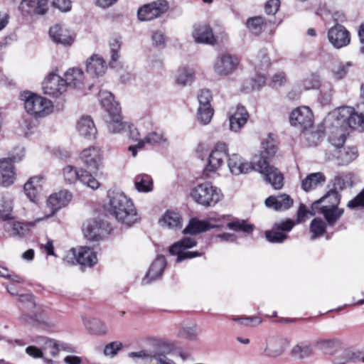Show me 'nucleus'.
<instances>
[{"mask_svg":"<svg viewBox=\"0 0 364 364\" xmlns=\"http://www.w3.org/2000/svg\"><path fill=\"white\" fill-rule=\"evenodd\" d=\"M262 147L260 159L257 164V169L267 182L274 189L279 190L284 186V177L277 168L269 164V161L277 152V147L270 134L262 141Z\"/></svg>","mask_w":364,"mask_h":364,"instance_id":"nucleus-1","label":"nucleus"},{"mask_svg":"<svg viewBox=\"0 0 364 364\" xmlns=\"http://www.w3.org/2000/svg\"><path fill=\"white\" fill-rule=\"evenodd\" d=\"M107 210L117 220L131 225L137 220V213L131 199L122 192L109 190Z\"/></svg>","mask_w":364,"mask_h":364,"instance_id":"nucleus-2","label":"nucleus"},{"mask_svg":"<svg viewBox=\"0 0 364 364\" xmlns=\"http://www.w3.org/2000/svg\"><path fill=\"white\" fill-rule=\"evenodd\" d=\"M101 105L107 112L105 121L109 131L112 133H120L127 127V124L122 121L121 107L114 101L112 94L107 91H100Z\"/></svg>","mask_w":364,"mask_h":364,"instance_id":"nucleus-3","label":"nucleus"},{"mask_svg":"<svg viewBox=\"0 0 364 364\" xmlns=\"http://www.w3.org/2000/svg\"><path fill=\"white\" fill-rule=\"evenodd\" d=\"M21 98L24 101V107L27 112L34 117H45L53 110L52 102L50 100L31 92H23L21 94Z\"/></svg>","mask_w":364,"mask_h":364,"instance_id":"nucleus-4","label":"nucleus"},{"mask_svg":"<svg viewBox=\"0 0 364 364\" xmlns=\"http://www.w3.org/2000/svg\"><path fill=\"white\" fill-rule=\"evenodd\" d=\"M191 196L198 204L205 207L215 205L222 198V194L210 183L198 184L192 188Z\"/></svg>","mask_w":364,"mask_h":364,"instance_id":"nucleus-5","label":"nucleus"},{"mask_svg":"<svg viewBox=\"0 0 364 364\" xmlns=\"http://www.w3.org/2000/svg\"><path fill=\"white\" fill-rule=\"evenodd\" d=\"M196 245L197 242L195 238L186 237L172 245L169 248V252L171 255H176V262H181L186 259H191L202 255L198 251H186Z\"/></svg>","mask_w":364,"mask_h":364,"instance_id":"nucleus-6","label":"nucleus"},{"mask_svg":"<svg viewBox=\"0 0 364 364\" xmlns=\"http://www.w3.org/2000/svg\"><path fill=\"white\" fill-rule=\"evenodd\" d=\"M239 63L240 60L236 55L222 53L217 57L213 68L218 75L228 76L235 72Z\"/></svg>","mask_w":364,"mask_h":364,"instance_id":"nucleus-7","label":"nucleus"},{"mask_svg":"<svg viewBox=\"0 0 364 364\" xmlns=\"http://www.w3.org/2000/svg\"><path fill=\"white\" fill-rule=\"evenodd\" d=\"M228 156L227 145L222 142L217 143L209 154L208 163L204 169V173L208 176L210 173L217 171Z\"/></svg>","mask_w":364,"mask_h":364,"instance_id":"nucleus-8","label":"nucleus"},{"mask_svg":"<svg viewBox=\"0 0 364 364\" xmlns=\"http://www.w3.org/2000/svg\"><path fill=\"white\" fill-rule=\"evenodd\" d=\"M168 9V4L166 0H158L146 4L138 11V18L141 21H151L160 16Z\"/></svg>","mask_w":364,"mask_h":364,"instance_id":"nucleus-9","label":"nucleus"},{"mask_svg":"<svg viewBox=\"0 0 364 364\" xmlns=\"http://www.w3.org/2000/svg\"><path fill=\"white\" fill-rule=\"evenodd\" d=\"M290 343L287 338L272 336L267 338L265 341V346L263 350V355L277 358L281 356Z\"/></svg>","mask_w":364,"mask_h":364,"instance_id":"nucleus-10","label":"nucleus"},{"mask_svg":"<svg viewBox=\"0 0 364 364\" xmlns=\"http://www.w3.org/2000/svg\"><path fill=\"white\" fill-rule=\"evenodd\" d=\"M44 94L58 97L66 91V85L63 77L55 73H49L42 84Z\"/></svg>","mask_w":364,"mask_h":364,"instance_id":"nucleus-11","label":"nucleus"},{"mask_svg":"<svg viewBox=\"0 0 364 364\" xmlns=\"http://www.w3.org/2000/svg\"><path fill=\"white\" fill-rule=\"evenodd\" d=\"M314 116L309 107H300L294 109L289 117V122L292 126L301 129H306L313 125Z\"/></svg>","mask_w":364,"mask_h":364,"instance_id":"nucleus-12","label":"nucleus"},{"mask_svg":"<svg viewBox=\"0 0 364 364\" xmlns=\"http://www.w3.org/2000/svg\"><path fill=\"white\" fill-rule=\"evenodd\" d=\"M220 218H210L208 220L191 218L187 227L183 230L184 234L196 235L222 225Z\"/></svg>","mask_w":364,"mask_h":364,"instance_id":"nucleus-13","label":"nucleus"},{"mask_svg":"<svg viewBox=\"0 0 364 364\" xmlns=\"http://www.w3.org/2000/svg\"><path fill=\"white\" fill-rule=\"evenodd\" d=\"M70 255L75 259L76 263L84 267H91L97 262L95 252L87 247H80L77 250H71L68 254L66 259L69 258Z\"/></svg>","mask_w":364,"mask_h":364,"instance_id":"nucleus-14","label":"nucleus"},{"mask_svg":"<svg viewBox=\"0 0 364 364\" xmlns=\"http://www.w3.org/2000/svg\"><path fill=\"white\" fill-rule=\"evenodd\" d=\"M328 38L330 43L336 48L345 47L350 42L349 31L340 24H336L329 29Z\"/></svg>","mask_w":364,"mask_h":364,"instance_id":"nucleus-15","label":"nucleus"},{"mask_svg":"<svg viewBox=\"0 0 364 364\" xmlns=\"http://www.w3.org/2000/svg\"><path fill=\"white\" fill-rule=\"evenodd\" d=\"M107 225L102 220H92L83 225L82 231L89 240H99L107 233Z\"/></svg>","mask_w":364,"mask_h":364,"instance_id":"nucleus-16","label":"nucleus"},{"mask_svg":"<svg viewBox=\"0 0 364 364\" xmlns=\"http://www.w3.org/2000/svg\"><path fill=\"white\" fill-rule=\"evenodd\" d=\"M80 159L88 168L97 171L102 162V151L96 146L85 149L80 154Z\"/></svg>","mask_w":364,"mask_h":364,"instance_id":"nucleus-17","label":"nucleus"},{"mask_svg":"<svg viewBox=\"0 0 364 364\" xmlns=\"http://www.w3.org/2000/svg\"><path fill=\"white\" fill-rule=\"evenodd\" d=\"M34 225L33 222L24 223L16 221L13 218L4 223L3 228L10 237H23L29 233L31 227Z\"/></svg>","mask_w":364,"mask_h":364,"instance_id":"nucleus-18","label":"nucleus"},{"mask_svg":"<svg viewBox=\"0 0 364 364\" xmlns=\"http://www.w3.org/2000/svg\"><path fill=\"white\" fill-rule=\"evenodd\" d=\"M228 166L231 173L235 176L247 173L254 168L250 162L244 160L237 154L228 156Z\"/></svg>","mask_w":364,"mask_h":364,"instance_id":"nucleus-19","label":"nucleus"},{"mask_svg":"<svg viewBox=\"0 0 364 364\" xmlns=\"http://www.w3.org/2000/svg\"><path fill=\"white\" fill-rule=\"evenodd\" d=\"M193 37L198 43L214 45L218 43L217 38L213 35L211 28L206 24H198L194 26Z\"/></svg>","mask_w":364,"mask_h":364,"instance_id":"nucleus-20","label":"nucleus"},{"mask_svg":"<svg viewBox=\"0 0 364 364\" xmlns=\"http://www.w3.org/2000/svg\"><path fill=\"white\" fill-rule=\"evenodd\" d=\"M265 205L277 211L286 210L290 208L294 200L290 196L283 193L277 196H270L265 200Z\"/></svg>","mask_w":364,"mask_h":364,"instance_id":"nucleus-21","label":"nucleus"},{"mask_svg":"<svg viewBox=\"0 0 364 364\" xmlns=\"http://www.w3.org/2000/svg\"><path fill=\"white\" fill-rule=\"evenodd\" d=\"M15 180V171L11 159H0V186H9Z\"/></svg>","mask_w":364,"mask_h":364,"instance_id":"nucleus-22","label":"nucleus"},{"mask_svg":"<svg viewBox=\"0 0 364 364\" xmlns=\"http://www.w3.org/2000/svg\"><path fill=\"white\" fill-rule=\"evenodd\" d=\"M44 182V177L42 175H38L31 177L24 184V193L31 201H36Z\"/></svg>","mask_w":364,"mask_h":364,"instance_id":"nucleus-23","label":"nucleus"},{"mask_svg":"<svg viewBox=\"0 0 364 364\" xmlns=\"http://www.w3.org/2000/svg\"><path fill=\"white\" fill-rule=\"evenodd\" d=\"M19 9L23 14L43 15L48 9L46 0H22Z\"/></svg>","mask_w":364,"mask_h":364,"instance_id":"nucleus-24","label":"nucleus"},{"mask_svg":"<svg viewBox=\"0 0 364 364\" xmlns=\"http://www.w3.org/2000/svg\"><path fill=\"white\" fill-rule=\"evenodd\" d=\"M49 35L55 43L62 44L65 46H71L75 41V36L68 30L60 25L51 27Z\"/></svg>","mask_w":364,"mask_h":364,"instance_id":"nucleus-25","label":"nucleus"},{"mask_svg":"<svg viewBox=\"0 0 364 364\" xmlns=\"http://www.w3.org/2000/svg\"><path fill=\"white\" fill-rule=\"evenodd\" d=\"M166 266V258L162 255L158 256L151 264L146 275L142 280V283L144 284H146L159 278Z\"/></svg>","mask_w":364,"mask_h":364,"instance_id":"nucleus-26","label":"nucleus"},{"mask_svg":"<svg viewBox=\"0 0 364 364\" xmlns=\"http://www.w3.org/2000/svg\"><path fill=\"white\" fill-rule=\"evenodd\" d=\"M72 194L67 191H60L52 194L48 199L47 205L50 208V215H53L58 210L65 206L71 200Z\"/></svg>","mask_w":364,"mask_h":364,"instance_id":"nucleus-27","label":"nucleus"},{"mask_svg":"<svg viewBox=\"0 0 364 364\" xmlns=\"http://www.w3.org/2000/svg\"><path fill=\"white\" fill-rule=\"evenodd\" d=\"M315 209L323 215L326 224L329 226H333L344 213V209L338 206L321 205L319 208Z\"/></svg>","mask_w":364,"mask_h":364,"instance_id":"nucleus-28","label":"nucleus"},{"mask_svg":"<svg viewBox=\"0 0 364 364\" xmlns=\"http://www.w3.org/2000/svg\"><path fill=\"white\" fill-rule=\"evenodd\" d=\"M63 80L66 88H81L84 85V73L82 69L77 68H70L65 73Z\"/></svg>","mask_w":364,"mask_h":364,"instance_id":"nucleus-29","label":"nucleus"},{"mask_svg":"<svg viewBox=\"0 0 364 364\" xmlns=\"http://www.w3.org/2000/svg\"><path fill=\"white\" fill-rule=\"evenodd\" d=\"M249 114L242 106H238L232 115L229 118L230 129L231 131L239 132L247 123Z\"/></svg>","mask_w":364,"mask_h":364,"instance_id":"nucleus-30","label":"nucleus"},{"mask_svg":"<svg viewBox=\"0 0 364 364\" xmlns=\"http://www.w3.org/2000/svg\"><path fill=\"white\" fill-rule=\"evenodd\" d=\"M77 129L79 134L89 139H95L97 129L92 119L89 116L82 117L77 123Z\"/></svg>","mask_w":364,"mask_h":364,"instance_id":"nucleus-31","label":"nucleus"},{"mask_svg":"<svg viewBox=\"0 0 364 364\" xmlns=\"http://www.w3.org/2000/svg\"><path fill=\"white\" fill-rule=\"evenodd\" d=\"M105 61L97 55H92L86 62L87 72L93 76H101L105 73Z\"/></svg>","mask_w":364,"mask_h":364,"instance_id":"nucleus-32","label":"nucleus"},{"mask_svg":"<svg viewBox=\"0 0 364 364\" xmlns=\"http://www.w3.org/2000/svg\"><path fill=\"white\" fill-rule=\"evenodd\" d=\"M326 181V176L321 172L312 173L309 174L301 181V188L309 192L316 189L318 186L323 185Z\"/></svg>","mask_w":364,"mask_h":364,"instance_id":"nucleus-33","label":"nucleus"},{"mask_svg":"<svg viewBox=\"0 0 364 364\" xmlns=\"http://www.w3.org/2000/svg\"><path fill=\"white\" fill-rule=\"evenodd\" d=\"M341 195L335 189H330L323 197L312 204L313 208H319L321 205L338 206Z\"/></svg>","mask_w":364,"mask_h":364,"instance_id":"nucleus-34","label":"nucleus"},{"mask_svg":"<svg viewBox=\"0 0 364 364\" xmlns=\"http://www.w3.org/2000/svg\"><path fill=\"white\" fill-rule=\"evenodd\" d=\"M162 226L169 229H181L182 228V219L177 212L167 210L160 220Z\"/></svg>","mask_w":364,"mask_h":364,"instance_id":"nucleus-35","label":"nucleus"},{"mask_svg":"<svg viewBox=\"0 0 364 364\" xmlns=\"http://www.w3.org/2000/svg\"><path fill=\"white\" fill-rule=\"evenodd\" d=\"M83 324L85 328L93 334H105L107 331L105 323L96 318H83Z\"/></svg>","mask_w":364,"mask_h":364,"instance_id":"nucleus-36","label":"nucleus"},{"mask_svg":"<svg viewBox=\"0 0 364 364\" xmlns=\"http://www.w3.org/2000/svg\"><path fill=\"white\" fill-rule=\"evenodd\" d=\"M134 186L139 192H150L153 189V181L149 175L139 174L134 178Z\"/></svg>","mask_w":364,"mask_h":364,"instance_id":"nucleus-37","label":"nucleus"},{"mask_svg":"<svg viewBox=\"0 0 364 364\" xmlns=\"http://www.w3.org/2000/svg\"><path fill=\"white\" fill-rule=\"evenodd\" d=\"M358 156V151L355 148H341L338 151L337 158L339 164L346 165L355 160Z\"/></svg>","mask_w":364,"mask_h":364,"instance_id":"nucleus-38","label":"nucleus"},{"mask_svg":"<svg viewBox=\"0 0 364 364\" xmlns=\"http://www.w3.org/2000/svg\"><path fill=\"white\" fill-rule=\"evenodd\" d=\"M291 353L292 356L299 359L307 358L312 353L311 345L306 342H301L292 348Z\"/></svg>","mask_w":364,"mask_h":364,"instance_id":"nucleus-39","label":"nucleus"},{"mask_svg":"<svg viewBox=\"0 0 364 364\" xmlns=\"http://www.w3.org/2000/svg\"><path fill=\"white\" fill-rule=\"evenodd\" d=\"M194 77V72L192 69L183 68L178 70L176 76V82L181 86L190 85Z\"/></svg>","mask_w":364,"mask_h":364,"instance_id":"nucleus-40","label":"nucleus"},{"mask_svg":"<svg viewBox=\"0 0 364 364\" xmlns=\"http://www.w3.org/2000/svg\"><path fill=\"white\" fill-rule=\"evenodd\" d=\"M78 181L92 190H96L100 186L98 181L90 172L85 169H80Z\"/></svg>","mask_w":364,"mask_h":364,"instance_id":"nucleus-41","label":"nucleus"},{"mask_svg":"<svg viewBox=\"0 0 364 364\" xmlns=\"http://www.w3.org/2000/svg\"><path fill=\"white\" fill-rule=\"evenodd\" d=\"M326 229V224L321 218H314L310 224V230L312 232L311 240H315L324 234Z\"/></svg>","mask_w":364,"mask_h":364,"instance_id":"nucleus-42","label":"nucleus"},{"mask_svg":"<svg viewBox=\"0 0 364 364\" xmlns=\"http://www.w3.org/2000/svg\"><path fill=\"white\" fill-rule=\"evenodd\" d=\"M228 227L235 231L242 232L246 234H250L254 230L253 225L247 223L245 220H236L228 223Z\"/></svg>","mask_w":364,"mask_h":364,"instance_id":"nucleus-43","label":"nucleus"},{"mask_svg":"<svg viewBox=\"0 0 364 364\" xmlns=\"http://www.w3.org/2000/svg\"><path fill=\"white\" fill-rule=\"evenodd\" d=\"M80 169L77 170L73 166H66L63 169L64 180L67 183L74 184L78 181Z\"/></svg>","mask_w":364,"mask_h":364,"instance_id":"nucleus-44","label":"nucleus"},{"mask_svg":"<svg viewBox=\"0 0 364 364\" xmlns=\"http://www.w3.org/2000/svg\"><path fill=\"white\" fill-rule=\"evenodd\" d=\"M213 115V109L212 107H198L197 118L201 124L204 125L209 124Z\"/></svg>","mask_w":364,"mask_h":364,"instance_id":"nucleus-45","label":"nucleus"},{"mask_svg":"<svg viewBox=\"0 0 364 364\" xmlns=\"http://www.w3.org/2000/svg\"><path fill=\"white\" fill-rule=\"evenodd\" d=\"M320 85V77L316 73H311L307 75L302 81V87L306 90L317 89Z\"/></svg>","mask_w":364,"mask_h":364,"instance_id":"nucleus-46","label":"nucleus"},{"mask_svg":"<svg viewBox=\"0 0 364 364\" xmlns=\"http://www.w3.org/2000/svg\"><path fill=\"white\" fill-rule=\"evenodd\" d=\"M264 26L263 18L256 16L248 19L247 27L254 34L259 35L262 33Z\"/></svg>","mask_w":364,"mask_h":364,"instance_id":"nucleus-47","label":"nucleus"},{"mask_svg":"<svg viewBox=\"0 0 364 364\" xmlns=\"http://www.w3.org/2000/svg\"><path fill=\"white\" fill-rule=\"evenodd\" d=\"M12 210L13 207L10 202L4 200H0V219L4 223L14 218Z\"/></svg>","mask_w":364,"mask_h":364,"instance_id":"nucleus-48","label":"nucleus"},{"mask_svg":"<svg viewBox=\"0 0 364 364\" xmlns=\"http://www.w3.org/2000/svg\"><path fill=\"white\" fill-rule=\"evenodd\" d=\"M109 46L111 51V60L109 64L112 67H116V63L119 58V50L121 48L120 41L117 38H113L109 43Z\"/></svg>","mask_w":364,"mask_h":364,"instance_id":"nucleus-49","label":"nucleus"},{"mask_svg":"<svg viewBox=\"0 0 364 364\" xmlns=\"http://www.w3.org/2000/svg\"><path fill=\"white\" fill-rule=\"evenodd\" d=\"M265 237L269 242L272 243H280L287 238L286 233L275 229L274 227L273 230L265 232Z\"/></svg>","mask_w":364,"mask_h":364,"instance_id":"nucleus-50","label":"nucleus"},{"mask_svg":"<svg viewBox=\"0 0 364 364\" xmlns=\"http://www.w3.org/2000/svg\"><path fill=\"white\" fill-rule=\"evenodd\" d=\"M330 143L337 149L342 148L346 141V136L340 129H336L334 133L329 136Z\"/></svg>","mask_w":364,"mask_h":364,"instance_id":"nucleus-51","label":"nucleus"},{"mask_svg":"<svg viewBox=\"0 0 364 364\" xmlns=\"http://www.w3.org/2000/svg\"><path fill=\"white\" fill-rule=\"evenodd\" d=\"M350 66L351 64L350 63H339L332 70V74L334 79L340 80L344 78L348 72L349 67Z\"/></svg>","mask_w":364,"mask_h":364,"instance_id":"nucleus-52","label":"nucleus"},{"mask_svg":"<svg viewBox=\"0 0 364 364\" xmlns=\"http://www.w3.org/2000/svg\"><path fill=\"white\" fill-rule=\"evenodd\" d=\"M151 41L152 45L156 48L163 49L166 46V38L161 31H154L151 34Z\"/></svg>","mask_w":364,"mask_h":364,"instance_id":"nucleus-53","label":"nucleus"},{"mask_svg":"<svg viewBox=\"0 0 364 364\" xmlns=\"http://www.w3.org/2000/svg\"><path fill=\"white\" fill-rule=\"evenodd\" d=\"M141 141H144V144H150L151 145H154L162 141H165L166 139L162 132H153L148 134L144 139H141Z\"/></svg>","mask_w":364,"mask_h":364,"instance_id":"nucleus-54","label":"nucleus"},{"mask_svg":"<svg viewBox=\"0 0 364 364\" xmlns=\"http://www.w3.org/2000/svg\"><path fill=\"white\" fill-rule=\"evenodd\" d=\"M212 95L208 90H201L198 95L199 107H211Z\"/></svg>","mask_w":364,"mask_h":364,"instance_id":"nucleus-55","label":"nucleus"},{"mask_svg":"<svg viewBox=\"0 0 364 364\" xmlns=\"http://www.w3.org/2000/svg\"><path fill=\"white\" fill-rule=\"evenodd\" d=\"M347 207L350 209L364 208V188L353 199L348 201Z\"/></svg>","mask_w":364,"mask_h":364,"instance_id":"nucleus-56","label":"nucleus"},{"mask_svg":"<svg viewBox=\"0 0 364 364\" xmlns=\"http://www.w3.org/2000/svg\"><path fill=\"white\" fill-rule=\"evenodd\" d=\"M348 125L351 128H355L364 124V113L358 114L353 111L352 116L348 119Z\"/></svg>","mask_w":364,"mask_h":364,"instance_id":"nucleus-57","label":"nucleus"},{"mask_svg":"<svg viewBox=\"0 0 364 364\" xmlns=\"http://www.w3.org/2000/svg\"><path fill=\"white\" fill-rule=\"evenodd\" d=\"M122 348V343L120 342H112L105 346L104 353L105 355L113 357Z\"/></svg>","mask_w":364,"mask_h":364,"instance_id":"nucleus-58","label":"nucleus"},{"mask_svg":"<svg viewBox=\"0 0 364 364\" xmlns=\"http://www.w3.org/2000/svg\"><path fill=\"white\" fill-rule=\"evenodd\" d=\"M44 340H45V342H44L45 349L48 350L49 351V353L51 355L55 356L58 353V351H59V348H58L59 345H58V342L55 340L49 339L47 338H45Z\"/></svg>","mask_w":364,"mask_h":364,"instance_id":"nucleus-59","label":"nucleus"},{"mask_svg":"<svg viewBox=\"0 0 364 364\" xmlns=\"http://www.w3.org/2000/svg\"><path fill=\"white\" fill-rule=\"evenodd\" d=\"M322 350L327 351L338 346L339 342L337 339L322 340L318 343Z\"/></svg>","mask_w":364,"mask_h":364,"instance_id":"nucleus-60","label":"nucleus"},{"mask_svg":"<svg viewBox=\"0 0 364 364\" xmlns=\"http://www.w3.org/2000/svg\"><path fill=\"white\" fill-rule=\"evenodd\" d=\"M280 6L279 0H269L264 6L265 12L268 15H274Z\"/></svg>","mask_w":364,"mask_h":364,"instance_id":"nucleus-61","label":"nucleus"},{"mask_svg":"<svg viewBox=\"0 0 364 364\" xmlns=\"http://www.w3.org/2000/svg\"><path fill=\"white\" fill-rule=\"evenodd\" d=\"M131 358H141L145 361L151 362L155 360V353L152 354L146 350H140L139 352H132L129 354Z\"/></svg>","mask_w":364,"mask_h":364,"instance_id":"nucleus-62","label":"nucleus"},{"mask_svg":"<svg viewBox=\"0 0 364 364\" xmlns=\"http://www.w3.org/2000/svg\"><path fill=\"white\" fill-rule=\"evenodd\" d=\"M353 111L354 109L350 107H340L338 111V117L347 123L348 119L352 116Z\"/></svg>","mask_w":364,"mask_h":364,"instance_id":"nucleus-63","label":"nucleus"},{"mask_svg":"<svg viewBox=\"0 0 364 364\" xmlns=\"http://www.w3.org/2000/svg\"><path fill=\"white\" fill-rule=\"evenodd\" d=\"M274 228L282 232H289L294 226V223L291 220H286L275 224Z\"/></svg>","mask_w":364,"mask_h":364,"instance_id":"nucleus-64","label":"nucleus"}]
</instances>
